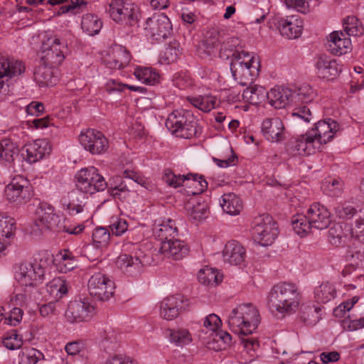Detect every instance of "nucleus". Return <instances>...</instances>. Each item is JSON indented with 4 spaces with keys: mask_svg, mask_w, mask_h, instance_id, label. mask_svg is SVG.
<instances>
[{
    "mask_svg": "<svg viewBox=\"0 0 364 364\" xmlns=\"http://www.w3.org/2000/svg\"><path fill=\"white\" fill-rule=\"evenodd\" d=\"M343 27L346 34L348 36H360L364 33L362 23L355 16H348L344 19Z\"/></svg>",
    "mask_w": 364,
    "mask_h": 364,
    "instance_id": "47",
    "label": "nucleus"
},
{
    "mask_svg": "<svg viewBox=\"0 0 364 364\" xmlns=\"http://www.w3.org/2000/svg\"><path fill=\"white\" fill-rule=\"evenodd\" d=\"M221 324V320L216 314H211L207 316L203 321L206 336L211 338L219 330Z\"/></svg>",
    "mask_w": 364,
    "mask_h": 364,
    "instance_id": "50",
    "label": "nucleus"
},
{
    "mask_svg": "<svg viewBox=\"0 0 364 364\" xmlns=\"http://www.w3.org/2000/svg\"><path fill=\"white\" fill-rule=\"evenodd\" d=\"M343 181L338 178L326 179L322 185L323 192L331 197L340 196L343 193Z\"/></svg>",
    "mask_w": 364,
    "mask_h": 364,
    "instance_id": "48",
    "label": "nucleus"
},
{
    "mask_svg": "<svg viewBox=\"0 0 364 364\" xmlns=\"http://www.w3.org/2000/svg\"><path fill=\"white\" fill-rule=\"evenodd\" d=\"M77 188L85 193L92 195L104 191L107 182L99 171L94 166L81 168L75 175Z\"/></svg>",
    "mask_w": 364,
    "mask_h": 364,
    "instance_id": "7",
    "label": "nucleus"
},
{
    "mask_svg": "<svg viewBox=\"0 0 364 364\" xmlns=\"http://www.w3.org/2000/svg\"><path fill=\"white\" fill-rule=\"evenodd\" d=\"M260 62L254 54L245 50L235 51L231 58L230 70L240 85L251 84L259 75Z\"/></svg>",
    "mask_w": 364,
    "mask_h": 364,
    "instance_id": "2",
    "label": "nucleus"
},
{
    "mask_svg": "<svg viewBox=\"0 0 364 364\" xmlns=\"http://www.w3.org/2000/svg\"><path fill=\"white\" fill-rule=\"evenodd\" d=\"M257 309L252 304H242L232 309L228 316L230 329L238 335L252 333L259 323Z\"/></svg>",
    "mask_w": 364,
    "mask_h": 364,
    "instance_id": "3",
    "label": "nucleus"
},
{
    "mask_svg": "<svg viewBox=\"0 0 364 364\" xmlns=\"http://www.w3.org/2000/svg\"><path fill=\"white\" fill-rule=\"evenodd\" d=\"M94 312V307L87 301H70L65 313L70 323H80L89 320Z\"/></svg>",
    "mask_w": 364,
    "mask_h": 364,
    "instance_id": "16",
    "label": "nucleus"
},
{
    "mask_svg": "<svg viewBox=\"0 0 364 364\" xmlns=\"http://www.w3.org/2000/svg\"><path fill=\"white\" fill-rule=\"evenodd\" d=\"M182 297L181 295H171L164 298L159 303V314L160 318L172 321L181 314Z\"/></svg>",
    "mask_w": 364,
    "mask_h": 364,
    "instance_id": "20",
    "label": "nucleus"
},
{
    "mask_svg": "<svg viewBox=\"0 0 364 364\" xmlns=\"http://www.w3.org/2000/svg\"><path fill=\"white\" fill-rule=\"evenodd\" d=\"M187 101L193 107L204 112H209L213 109L218 103L216 97L213 95H199L197 97H187Z\"/></svg>",
    "mask_w": 364,
    "mask_h": 364,
    "instance_id": "36",
    "label": "nucleus"
},
{
    "mask_svg": "<svg viewBox=\"0 0 364 364\" xmlns=\"http://www.w3.org/2000/svg\"><path fill=\"white\" fill-rule=\"evenodd\" d=\"M3 343L6 348L10 350L19 348L23 344V339L16 330H12L7 333L4 338Z\"/></svg>",
    "mask_w": 364,
    "mask_h": 364,
    "instance_id": "56",
    "label": "nucleus"
},
{
    "mask_svg": "<svg viewBox=\"0 0 364 364\" xmlns=\"http://www.w3.org/2000/svg\"><path fill=\"white\" fill-rule=\"evenodd\" d=\"M18 149L16 143L9 139L0 141V161L4 163H11L15 156H18Z\"/></svg>",
    "mask_w": 364,
    "mask_h": 364,
    "instance_id": "39",
    "label": "nucleus"
},
{
    "mask_svg": "<svg viewBox=\"0 0 364 364\" xmlns=\"http://www.w3.org/2000/svg\"><path fill=\"white\" fill-rule=\"evenodd\" d=\"M79 141L84 149L92 154H102L109 147V142L100 132L87 129L79 135Z\"/></svg>",
    "mask_w": 364,
    "mask_h": 364,
    "instance_id": "12",
    "label": "nucleus"
},
{
    "mask_svg": "<svg viewBox=\"0 0 364 364\" xmlns=\"http://www.w3.org/2000/svg\"><path fill=\"white\" fill-rule=\"evenodd\" d=\"M321 150L310 129L303 134L291 138L288 144V151L295 156H309Z\"/></svg>",
    "mask_w": 364,
    "mask_h": 364,
    "instance_id": "11",
    "label": "nucleus"
},
{
    "mask_svg": "<svg viewBox=\"0 0 364 364\" xmlns=\"http://www.w3.org/2000/svg\"><path fill=\"white\" fill-rule=\"evenodd\" d=\"M67 48L68 41L63 36L46 35L41 48V60L50 67L58 66L63 61Z\"/></svg>",
    "mask_w": 364,
    "mask_h": 364,
    "instance_id": "5",
    "label": "nucleus"
},
{
    "mask_svg": "<svg viewBox=\"0 0 364 364\" xmlns=\"http://www.w3.org/2000/svg\"><path fill=\"white\" fill-rule=\"evenodd\" d=\"M278 233L277 223L269 215L264 214L255 219L252 235L258 244L262 246L272 245Z\"/></svg>",
    "mask_w": 364,
    "mask_h": 364,
    "instance_id": "8",
    "label": "nucleus"
},
{
    "mask_svg": "<svg viewBox=\"0 0 364 364\" xmlns=\"http://www.w3.org/2000/svg\"><path fill=\"white\" fill-rule=\"evenodd\" d=\"M52 68L43 64L36 69L34 79L40 86H51L56 83L57 77L53 75Z\"/></svg>",
    "mask_w": 364,
    "mask_h": 364,
    "instance_id": "37",
    "label": "nucleus"
},
{
    "mask_svg": "<svg viewBox=\"0 0 364 364\" xmlns=\"http://www.w3.org/2000/svg\"><path fill=\"white\" fill-rule=\"evenodd\" d=\"M310 131L323 149V146L330 142L340 131V125L333 119H328L318 121Z\"/></svg>",
    "mask_w": 364,
    "mask_h": 364,
    "instance_id": "15",
    "label": "nucleus"
},
{
    "mask_svg": "<svg viewBox=\"0 0 364 364\" xmlns=\"http://www.w3.org/2000/svg\"><path fill=\"white\" fill-rule=\"evenodd\" d=\"M154 231L157 237L161 240H164L167 239V236L171 235L174 232V230L169 224L162 223L156 224Z\"/></svg>",
    "mask_w": 364,
    "mask_h": 364,
    "instance_id": "63",
    "label": "nucleus"
},
{
    "mask_svg": "<svg viewBox=\"0 0 364 364\" xmlns=\"http://www.w3.org/2000/svg\"><path fill=\"white\" fill-rule=\"evenodd\" d=\"M266 97V90L263 87L258 85L248 87L244 90L242 93L243 100L252 105L261 103Z\"/></svg>",
    "mask_w": 364,
    "mask_h": 364,
    "instance_id": "40",
    "label": "nucleus"
},
{
    "mask_svg": "<svg viewBox=\"0 0 364 364\" xmlns=\"http://www.w3.org/2000/svg\"><path fill=\"white\" fill-rule=\"evenodd\" d=\"M47 288L51 296L61 298L68 291V284L63 277H56L49 283Z\"/></svg>",
    "mask_w": 364,
    "mask_h": 364,
    "instance_id": "49",
    "label": "nucleus"
},
{
    "mask_svg": "<svg viewBox=\"0 0 364 364\" xmlns=\"http://www.w3.org/2000/svg\"><path fill=\"white\" fill-rule=\"evenodd\" d=\"M178 114H179L178 111L173 112L166 119V126L173 135L181 137L182 124L181 120L178 118Z\"/></svg>",
    "mask_w": 364,
    "mask_h": 364,
    "instance_id": "52",
    "label": "nucleus"
},
{
    "mask_svg": "<svg viewBox=\"0 0 364 364\" xmlns=\"http://www.w3.org/2000/svg\"><path fill=\"white\" fill-rule=\"evenodd\" d=\"M277 28L282 36L289 39H295L302 33L303 21L296 15L287 16L278 20Z\"/></svg>",
    "mask_w": 364,
    "mask_h": 364,
    "instance_id": "17",
    "label": "nucleus"
},
{
    "mask_svg": "<svg viewBox=\"0 0 364 364\" xmlns=\"http://www.w3.org/2000/svg\"><path fill=\"white\" fill-rule=\"evenodd\" d=\"M180 43L178 41L171 42L160 55L159 62L162 64H170L176 62L179 58Z\"/></svg>",
    "mask_w": 364,
    "mask_h": 364,
    "instance_id": "46",
    "label": "nucleus"
},
{
    "mask_svg": "<svg viewBox=\"0 0 364 364\" xmlns=\"http://www.w3.org/2000/svg\"><path fill=\"white\" fill-rule=\"evenodd\" d=\"M357 210L356 209L350 204H343L336 207V213L337 215L343 219H350L351 218L355 213Z\"/></svg>",
    "mask_w": 364,
    "mask_h": 364,
    "instance_id": "61",
    "label": "nucleus"
},
{
    "mask_svg": "<svg viewBox=\"0 0 364 364\" xmlns=\"http://www.w3.org/2000/svg\"><path fill=\"white\" fill-rule=\"evenodd\" d=\"M291 96L288 89L274 87L267 92V97L270 105L277 109L285 107L289 102V97Z\"/></svg>",
    "mask_w": 364,
    "mask_h": 364,
    "instance_id": "32",
    "label": "nucleus"
},
{
    "mask_svg": "<svg viewBox=\"0 0 364 364\" xmlns=\"http://www.w3.org/2000/svg\"><path fill=\"white\" fill-rule=\"evenodd\" d=\"M315 66L318 76L328 80H333L340 73L336 61L326 55L319 56Z\"/></svg>",
    "mask_w": 364,
    "mask_h": 364,
    "instance_id": "25",
    "label": "nucleus"
},
{
    "mask_svg": "<svg viewBox=\"0 0 364 364\" xmlns=\"http://www.w3.org/2000/svg\"><path fill=\"white\" fill-rule=\"evenodd\" d=\"M48 268V260L40 258L38 260L23 261L16 267V280L24 286H35L41 283Z\"/></svg>",
    "mask_w": 364,
    "mask_h": 364,
    "instance_id": "6",
    "label": "nucleus"
},
{
    "mask_svg": "<svg viewBox=\"0 0 364 364\" xmlns=\"http://www.w3.org/2000/svg\"><path fill=\"white\" fill-rule=\"evenodd\" d=\"M291 224L295 232L301 237L306 236L313 228L309 220H308L307 214H297L294 215Z\"/></svg>",
    "mask_w": 364,
    "mask_h": 364,
    "instance_id": "43",
    "label": "nucleus"
},
{
    "mask_svg": "<svg viewBox=\"0 0 364 364\" xmlns=\"http://www.w3.org/2000/svg\"><path fill=\"white\" fill-rule=\"evenodd\" d=\"M130 59V54L124 48L116 46L105 57L104 61L109 68L121 69L129 64Z\"/></svg>",
    "mask_w": 364,
    "mask_h": 364,
    "instance_id": "23",
    "label": "nucleus"
},
{
    "mask_svg": "<svg viewBox=\"0 0 364 364\" xmlns=\"http://www.w3.org/2000/svg\"><path fill=\"white\" fill-rule=\"evenodd\" d=\"M144 30L146 35L151 36L156 41L164 40L171 34V21L163 14L154 15L146 20Z\"/></svg>",
    "mask_w": 364,
    "mask_h": 364,
    "instance_id": "14",
    "label": "nucleus"
},
{
    "mask_svg": "<svg viewBox=\"0 0 364 364\" xmlns=\"http://www.w3.org/2000/svg\"><path fill=\"white\" fill-rule=\"evenodd\" d=\"M208 183L202 176L197 174L183 175V188L187 195H197L203 193Z\"/></svg>",
    "mask_w": 364,
    "mask_h": 364,
    "instance_id": "28",
    "label": "nucleus"
},
{
    "mask_svg": "<svg viewBox=\"0 0 364 364\" xmlns=\"http://www.w3.org/2000/svg\"><path fill=\"white\" fill-rule=\"evenodd\" d=\"M106 11L114 22L124 28L135 26L140 18L137 6L125 0H112Z\"/></svg>",
    "mask_w": 364,
    "mask_h": 364,
    "instance_id": "4",
    "label": "nucleus"
},
{
    "mask_svg": "<svg viewBox=\"0 0 364 364\" xmlns=\"http://www.w3.org/2000/svg\"><path fill=\"white\" fill-rule=\"evenodd\" d=\"M291 115L293 117L301 119L306 123L310 122L314 118L309 108L306 106L296 107Z\"/></svg>",
    "mask_w": 364,
    "mask_h": 364,
    "instance_id": "60",
    "label": "nucleus"
},
{
    "mask_svg": "<svg viewBox=\"0 0 364 364\" xmlns=\"http://www.w3.org/2000/svg\"><path fill=\"white\" fill-rule=\"evenodd\" d=\"M301 301V293L295 284L280 282L271 289L267 306L272 313L284 316L296 312Z\"/></svg>",
    "mask_w": 364,
    "mask_h": 364,
    "instance_id": "1",
    "label": "nucleus"
},
{
    "mask_svg": "<svg viewBox=\"0 0 364 364\" xmlns=\"http://www.w3.org/2000/svg\"><path fill=\"white\" fill-rule=\"evenodd\" d=\"M26 159L32 164L42 159L50 151L49 143L46 139H38L25 146Z\"/></svg>",
    "mask_w": 364,
    "mask_h": 364,
    "instance_id": "26",
    "label": "nucleus"
},
{
    "mask_svg": "<svg viewBox=\"0 0 364 364\" xmlns=\"http://www.w3.org/2000/svg\"><path fill=\"white\" fill-rule=\"evenodd\" d=\"M220 42V36L217 30L213 29L208 33L205 40L203 43V49L204 52L210 55L214 53L215 48Z\"/></svg>",
    "mask_w": 364,
    "mask_h": 364,
    "instance_id": "53",
    "label": "nucleus"
},
{
    "mask_svg": "<svg viewBox=\"0 0 364 364\" xmlns=\"http://www.w3.org/2000/svg\"><path fill=\"white\" fill-rule=\"evenodd\" d=\"M14 219L0 214V253L10 243V238L14 235Z\"/></svg>",
    "mask_w": 364,
    "mask_h": 364,
    "instance_id": "31",
    "label": "nucleus"
},
{
    "mask_svg": "<svg viewBox=\"0 0 364 364\" xmlns=\"http://www.w3.org/2000/svg\"><path fill=\"white\" fill-rule=\"evenodd\" d=\"M105 364H138L137 362L130 357L118 354L109 357Z\"/></svg>",
    "mask_w": 364,
    "mask_h": 364,
    "instance_id": "64",
    "label": "nucleus"
},
{
    "mask_svg": "<svg viewBox=\"0 0 364 364\" xmlns=\"http://www.w3.org/2000/svg\"><path fill=\"white\" fill-rule=\"evenodd\" d=\"M134 74L139 80L147 85H154L159 82V73L149 68H136Z\"/></svg>",
    "mask_w": 364,
    "mask_h": 364,
    "instance_id": "45",
    "label": "nucleus"
},
{
    "mask_svg": "<svg viewBox=\"0 0 364 364\" xmlns=\"http://www.w3.org/2000/svg\"><path fill=\"white\" fill-rule=\"evenodd\" d=\"M343 327L349 331H357L364 328V316L358 319H350L346 318L343 320Z\"/></svg>",
    "mask_w": 364,
    "mask_h": 364,
    "instance_id": "62",
    "label": "nucleus"
},
{
    "mask_svg": "<svg viewBox=\"0 0 364 364\" xmlns=\"http://www.w3.org/2000/svg\"><path fill=\"white\" fill-rule=\"evenodd\" d=\"M134 256L129 255H121L118 257L116 264L122 270L131 272L132 269H134Z\"/></svg>",
    "mask_w": 364,
    "mask_h": 364,
    "instance_id": "59",
    "label": "nucleus"
},
{
    "mask_svg": "<svg viewBox=\"0 0 364 364\" xmlns=\"http://www.w3.org/2000/svg\"><path fill=\"white\" fill-rule=\"evenodd\" d=\"M109 231L105 228H96L92 232V241L97 248L106 247L109 244Z\"/></svg>",
    "mask_w": 364,
    "mask_h": 364,
    "instance_id": "51",
    "label": "nucleus"
},
{
    "mask_svg": "<svg viewBox=\"0 0 364 364\" xmlns=\"http://www.w3.org/2000/svg\"><path fill=\"white\" fill-rule=\"evenodd\" d=\"M54 262L57 270L62 273H67L77 267L76 259L68 250L60 251Z\"/></svg>",
    "mask_w": 364,
    "mask_h": 364,
    "instance_id": "34",
    "label": "nucleus"
},
{
    "mask_svg": "<svg viewBox=\"0 0 364 364\" xmlns=\"http://www.w3.org/2000/svg\"><path fill=\"white\" fill-rule=\"evenodd\" d=\"M220 205L223 210L230 215H238L243 208L240 198L232 193H225L222 196Z\"/></svg>",
    "mask_w": 364,
    "mask_h": 364,
    "instance_id": "35",
    "label": "nucleus"
},
{
    "mask_svg": "<svg viewBox=\"0 0 364 364\" xmlns=\"http://www.w3.org/2000/svg\"><path fill=\"white\" fill-rule=\"evenodd\" d=\"M198 278L204 285L216 287L222 282L223 275L218 269L206 266L199 271Z\"/></svg>",
    "mask_w": 364,
    "mask_h": 364,
    "instance_id": "33",
    "label": "nucleus"
},
{
    "mask_svg": "<svg viewBox=\"0 0 364 364\" xmlns=\"http://www.w3.org/2000/svg\"><path fill=\"white\" fill-rule=\"evenodd\" d=\"M61 309L62 306L60 302L52 301L41 305L39 308V312L43 317L51 318L58 315Z\"/></svg>",
    "mask_w": 364,
    "mask_h": 364,
    "instance_id": "55",
    "label": "nucleus"
},
{
    "mask_svg": "<svg viewBox=\"0 0 364 364\" xmlns=\"http://www.w3.org/2000/svg\"><path fill=\"white\" fill-rule=\"evenodd\" d=\"M80 198V194L76 191H72L63 196L60 199L63 209L70 215L87 212L85 203Z\"/></svg>",
    "mask_w": 364,
    "mask_h": 364,
    "instance_id": "24",
    "label": "nucleus"
},
{
    "mask_svg": "<svg viewBox=\"0 0 364 364\" xmlns=\"http://www.w3.org/2000/svg\"><path fill=\"white\" fill-rule=\"evenodd\" d=\"M26 70L24 64L17 60L0 59V80L3 77H14L21 75Z\"/></svg>",
    "mask_w": 364,
    "mask_h": 364,
    "instance_id": "27",
    "label": "nucleus"
},
{
    "mask_svg": "<svg viewBox=\"0 0 364 364\" xmlns=\"http://www.w3.org/2000/svg\"><path fill=\"white\" fill-rule=\"evenodd\" d=\"M261 130L264 138L271 142H280L285 138L284 126L279 117L265 119Z\"/></svg>",
    "mask_w": 364,
    "mask_h": 364,
    "instance_id": "18",
    "label": "nucleus"
},
{
    "mask_svg": "<svg viewBox=\"0 0 364 364\" xmlns=\"http://www.w3.org/2000/svg\"><path fill=\"white\" fill-rule=\"evenodd\" d=\"M327 47L332 54L341 55L350 50L351 41L342 31H333L328 38Z\"/></svg>",
    "mask_w": 364,
    "mask_h": 364,
    "instance_id": "22",
    "label": "nucleus"
},
{
    "mask_svg": "<svg viewBox=\"0 0 364 364\" xmlns=\"http://www.w3.org/2000/svg\"><path fill=\"white\" fill-rule=\"evenodd\" d=\"M109 227L113 235L119 236L127 230L128 223L124 218L113 216L110 219V224Z\"/></svg>",
    "mask_w": 364,
    "mask_h": 364,
    "instance_id": "54",
    "label": "nucleus"
},
{
    "mask_svg": "<svg viewBox=\"0 0 364 364\" xmlns=\"http://www.w3.org/2000/svg\"><path fill=\"white\" fill-rule=\"evenodd\" d=\"M336 296V289L333 284L325 282L315 288L314 297L317 302L326 304Z\"/></svg>",
    "mask_w": 364,
    "mask_h": 364,
    "instance_id": "38",
    "label": "nucleus"
},
{
    "mask_svg": "<svg viewBox=\"0 0 364 364\" xmlns=\"http://www.w3.org/2000/svg\"><path fill=\"white\" fill-rule=\"evenodd\" d=\"M182 248L180 240H165L161 242L159 251L166 257L174 260L182 258Z\"/></svg>",
    "mask_w": 364,
    "mask_h": 364,
    "instance_id": "41",
    "label": "nucleus"
},
{
    "mask_svg": "<svg viewBox=\"0 0 364 364\" xmlns=\"http://www.w3.org/2000/svg\"><path fill=\"white\" fill-rule=\"evenodd\" d=\"M343 237L344 232L340 224L333 225L328 230L329 241L333 245H340L342 243Z\"/></svg>",
    "mask_w": 364,
    "mask_h": 364,
    "instance_id": "57",
    "label": "nucleus"
},
{
    "mask_svg": "<svg viewBox=\"0 0 364 364\" xmlns=\"http://www.w3.org/2000/svg\"><path fill=\"white\" fill-rule=\"evenodd\" d=\"M316 96V91L309 85H302L291 95L296 103L302 104L312 102Z\"/></svg>",
    "mask_w": 364,
    "mask_h": 364,
    "instance_id": "44",
    "label": "nucleus"
},
{
    "mask_svg": "<svg viewBox=\"0 0 364 364\" xmlns=\"http://www.w3.org/2000/svg\"><path fill=\"white\" fill-rule=\"evenodd\" d=\"M4 196L7 201L16 205L26 204L32 197L29 181L21 175L15 176L5 187Z\"/></svg>",
    "mask_w": 364,
    "mask_h": 364,
    "instance_id": "9",
    "label": "nucleus"
},
{
    "mask_svg": "<svg viewBox=\"0 0 364 364\" xmlns=\"http://www.w3.org/2000/svg\"><path fill=\"white\" fill-rule=\"evenodd\" d=\"M223 258L225 262L231 265H242L245 261L246 250L239 242L230 240L224 247Z\"/></svg>",
    "mask_w": 364,
    "mask_h": 364,
    "instance_id": "21",
    "label": "nucleus"
},
{
    "mask_svg": "<svg viewBox=\"0 0 364 364\" xmlns=\"http://www.w3.org/2000/svg\"><path fill=\"white\" fill-rule=\"evenodd\" d=\"M307 217L313 228L318 230L326 229L331 221L328 210L318 203H314L309 207Z\"/></svg>",
    "mask_w": 364,
    "mask_h": 364,
    "instance_id": "19",
    "label": "nucleus"
},
{
    "mask_svg": "<svg viewBox=\"0 0 364 364\" xmlns=\"http://www.w3.org/2000/svg\"><path fill=\"white\" fill-rule=\"evenodd\" d=\"M186 208L190 220L195 223H201L208 216L209 207L205 202H198L195 199H191L186 205Z\"/></svg>",
    "mask_w": 364,
    "mask_h": 364,
    "instance_id": "29",
    "label": "nucleus"
},
{
    "mask_svg": "<svg viewBox=\"0 0 364 364\" xmlns=\"http://www.w3.org/2000/svg\"><path fill=\"white\" fill-rule=\"evenodd\" d=\"M82 28L90 36L97 34L102 27V21L95 15L87 14L82 16Z\"/></svg>",
    "mask_w": 364,
    "mask_h": 364,
    "instance_id": "42",
    "label": "nucleus"
},
{
    "mask_svg": "<svg viewBox=\"0 0 364 364\" xmlns=\"http://www.w3.org/2000/svg\"><path fill=\"white\" fill-rule=\"evenodd\" d=\"M87 287L93 298L102 301L109 300L113 296L115 289L114 282L100 272H95L90 277Z\"/></svg>",
    "mask_w": 364,
    "mask_h": 364,
    "instance_id": "10",
    "label": "nucleus"
},
{
    "mask_svg": "<svg viewBox=\"0 0 364 364\" xmlns=\"http://www.w3.org/2000/svg\"><path fill=\"white\" fill-rule=\"evenodd\" d=\"M60 218L54 208L47 203H40L35 211L34 225L41 232L57 228Z\"/></svg>",
    "mask_w": 364,
    "mask_h": 364,
    "instance_id": "13",
    "label": "nucleus"
},
{
    "mask_svg": "<svg viewBox=\"0 0 364 364\" xmlns=\"http://www.w3.org/2000/svg\"><path fill=\"white\" fill-rule=\"evenodd\" d=\"M348 260L350 266L353 267H360L364 266V249L358 250H352L347 255Z\"/></svg>",
    "mask_w": 364,
    "mask_h": 364,
    "instance_id": "58",
    "label": "nucleus"
},
{
    "mask_svg": "<svg viewBox=\"0 0 364 364\" xmlns=\"http://www.w3.org/2000/svg\"><path fill=\"white\" fill-rule=\"evenodd\" d=\"M203 341L208 349L218 351L230 344L232 336L226 331L218 330L211 338L203 337Z\"/></svg>",
    "mask_w": 364,
    "mask_h": 364,
    "instance_id": "30",
    "label": "nucleus"
}]
</instances>
